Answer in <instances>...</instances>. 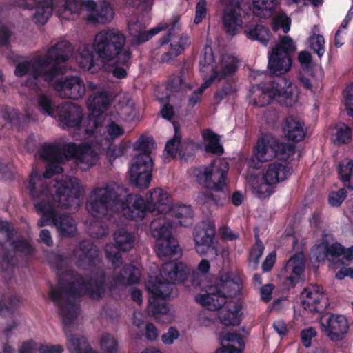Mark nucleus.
<instances>
[{"label": "nucleus", "instance_id": "f257e3e1", "mask_svg": "<svg viewBox=\"0 0 353 353\" xmlns=\"http://www.w3.org/2000/svg\"><path fill=\"white\" fill-rule=\"evenodd\" d=\"M24 186L30 198L34 201V206L41 214L37 222L39 227L53 225L63 236H72L77 231L75 221L70 216L59 214L56 208L70 209L78 205L81 194V186L76 178H68L57 181L54 187L55 194L50 192L48 186L39 174L33 171L28 180L24 181Z\"/></svg>", "mask_w": 353, "mask_h": 353}, {"label": "nucleus", "instance_id": "f03ea898", "mask_svg": "<svg viewBox=\"0 0 353 353\" xmlns=\"http://www.w3.org/2000/svg\"><path fill=\"white\" fill-rule=\"evenodd\" d=\"M124 285L123 278L120 274L108 280L105 272L99 270L86 278L77 274L73 281L68 282L62 288H56L50 284L48 296L58 307L65 328L73 324L80 311L79 305L70 298H81L87 295L92 300L99 301L104 296L106 290L112 292L117 287Z\"/></svg>", "mask_w": 353, "mask_h": 353}, {"label": "nucleus", "instance_id": "7ed1b4c3", "mask_svg": "<svg viewBox=\"0 0 353 353\" xmlns=\"http://www.w3.org/2000/svg\"><path fill=\"white\" fill-rule=\"evenodd\" d=\"M242 281L240 276L228 272L220 275L214 286L209 292L196 296L195 300L210 310H219L221 323L225 326L238 325L241 322L240 312L242 305L239 301L233 299L241 294Z\"/></svg>", "mask_w": 353, "mask_h": 353}, {"label": "nucleus", "instance_id": "20e7f679", "mask_svg": "<svg viewBox=\"0 0 353 353\" xmlns=\"http://www.w3.org/2000/svg\"><path fill=\"white\" fill-rule=\"evenodd\" d=\"M88 212L94 217L104 218L114 212H122L130 220L141 221L145 217V201L134 194L123 195L107 185L95 188L86 203Z\"/></svg>", "mask_w": 353, "mask_h": 353}, {"label": "nucleus", "instance_id": "39448f33", "mask_svg": "<svg viewBox=\"0 0 353 353\" xmlns=\"http://www.w3.org/2000/svg\"><path fill=\"white\" fill-rule=\"evenodd\" d=\"M72 52L70 42L65 40L58 41L48 50L45 57L18 63L14 74L17 77L29 74L34 80L43 78L44 81L50 83L59 75L65 72V68L61 64L68 61Z\"/></svg>", "mask_w": 353, "mask_h": 353}, {"label": "nucleus", "instance_id": "423d86ee", "mask_svg": "<svg viewBox=\"0 0 353 353\" xmlns=\"http://www.w3.org/2000/svg\"><path fill=\"white\" fill-rule=\"evenodd\" d=\"M125 36L118 30L107 28L98 32L93 41L94 52L104 61H114L113 76L123 79L127 71L123 66H128L132 52L128 48H124Z\"/></svg>", "mask_w": 353, "mask_h": 353}, {"label": "nucleus", "instance_id": "0eeeda50", "mask_svg": "<svg viewBox=\"0 0 353 353\" xmlns=\"http://www.w3.org/2000/svg\"><path fill=\"white\" fill-rule=\"evenodd\" d=\"M252 92L253 103L258 107H265L272 100L281 105L291 107L296 101L291 83L285 77L256 85L253 87Z\"/></svg>", "mask_w": 353, "mask_h": 353}, {"label": "nucleus", "instance_id": "6e6552de", "mask_svg": "<svg viewBox=\"0 0 353 353\" xmlns=\"http://www.w3.org/2000/svg\"><path fill=\"white\" fill-rule=\"evenodd\" d=\"M41 159L48 162L59 163L64 156L66 159H76L85 162L88 166H92L98 159V154L93 145L87 142L77 145L70 142L61 148L57 145L45 143L39 150Z\"/></svg>", "mask_w": 353, "mask_h": 353}, {"label": "nucleus", "instance_id": "1a4fd4ad", "mask_svg": "<svg viewBox=\"0 0 353 353\" xmlns=\"http://www.w3.org/2000/svg\"><path fill=\"white\" fill-rule=\"evenodd\" d=\"M64 4L57 11L60 18L72 19V15L81 10L88 12L86 21L91 24H105L110 22L114 16L113 10L109 3L97 4L93 0H63Z\"/></svg>", "mask_w": 353, "mask_h": 353}, {"label": "nucleus", "instance_id": "9d476101", "mask_svg": "<svg viewBox=\"0 0 353 353\" xmlns=\"http://www.w3.org/2000/svg\"><path fill=\"white\" fill-rule=\"evenodd\" d=\"M145 215L149 212L153 216H159L161 223H163L165 216L170 214L177 219H192L193 210L190 205H179L173 207L172 199L161 188H154L150 191L145 201Z\"/></svg>", "mask_w": 353, "mask_h": 353}, {"label": "nucleus", "instance_id": "9b49d317", "mask_svg": "<svg viewBox=\"0 0 353 353\" xmlns=\"http://www.w3.org/2000/svg\"><path fill=\"white\" fill-rule=\"evenodd\" d=\"M189 269L183 263H165L163 264L160 272L162 281L156 276L148 287L154 299H165L171 296L174 285L183 283L188 279Z\"/></svg>", "mask_w": 353, "mask_h": 353}, {"label": "nucleus", "instance_id": "f8f14e48", "mask_svg": "<svg viewBox=\"0 0 353 353\" xmlns=\"http://www.w3.org/2000/svg\"><path fill=\"white\" fill-rule=\"evenodd\" d=\"M229 171V163L224 159L213 161L207 166L196 168L193 174L196 181L204 188L216 192H224Z\"/></svg>", "mask_w": 353, "mask_h": 353}, {"label": "nucleus", "instance_id": "ddd939ff", "mask_svg": "<svg viewBox=\"0 0 353 353\" xmlns=\"http://www.w3.org/2000/svg\"><path fill=\"white\" fill-rule=\"evenodd\" d=\"M296 50V46L290 37H281L279 43L268 54V68L270 74L279 78L288 72L292 67V57Z\"/></svg>", "mask_w": 353, "mask_h": 353}, {"label": "nucleus", "instance_id": "4468645a", "mask_svg": "<svg viewBox=\"0 0 353 353\" xmlns=\"http://www.w3.org/2000/svg\"><path fill=\"white\" fill-rule=\"evenodd\" d=\"M172 225L170 221L161 223V219H156L150 223L152 235L157 241L156 252L161 259L181 255L178 241L172 236Z\"/></svg>", "mask_w": 353, "mask_h": 353}, {"label": "nucleus", "instance_id": "2eb2a0df", "mask_svg": "<svg viewBox=\"0 0 353 353\" xmlns=\"http://www.w3.org/2000/svg\"><path fill=\"white\" fill-rule=\"evenodd\" d=\"M295 145L282 143L272 137L265 136L257 141L254 153L259 161L265 162L277 157L286 159L294 152Z\"/></svg>", "mask_w": 353, "mask_h": 353}, {"label": "nucleus", "instance_id": "dca6fc26", "mask_svg": "<svg viewBox=\"0 0 353 353\" xmlns=\"http://www.w3.org/2000/svg\"><path fill=\"white\" fill-rule=\"evenodd\" d=\"M199 65L201 66V71L205 72V68H209V70L212 72L210 77L214 78L215 80L221 81L228 77L232 76L237 70L238 60L233 56H223L221 60V70L218 71L215 69L214 57L212 50L209 46H205L201 54Z\"/></svg>", "mask_w": 353, "mask_h": 353}, {"label": "nucleus", "instance_id": "f3484780", "mask_svg": "<svg viewBox=\"0 0 353 353\" xmlns=\"http://www.w3.org/2000/svg\"><path fill=\"white\" fill-rule=\"evenodd\" d=\"M215 234V224L212 221H208L202 226L197 225L194 228L193 236L195 249L199 255H206L209 252L213 255H216L217 250L214 245Z\"/></svg>", "mask_w": 353, "mask_h": 353}, {"label": "nucleus", "instance_id": "a211bd4d", "mask_svg": "<svg viewBox=\"0 0 353 353\" xmlns=\"http://www.w3.org/2000/svg\"><path fill=\"white\" fill-rule=\"evenodd\" d=\"M319 323L322 332L332 341L338 342L344 339L349 330V323L345 316L330 314L322 316Z\"/></svg>", "mask_w": 353, "mask_h": 353}, {"label": "nucleus", "instance_id": "6ab92c4d", "mask_svg": "<svg viewBox=\"0 0 353 353\" xmlns=\"http://www.w3.org/2000/svg\"><path fill=\"white\" fill-rule=\"evenodd\" d=\"M83 117V109L76 103L65 102L57 106V114L54 119L63 129L77 128L80 130Z\"/></svg>", "mask_w": 353, "mask_h": 353}, {"label": "nucleus", "instance_id": "aec40b11", "mask_svg": "<svg viewBox=\"0 0 353 353\" xmlns=\"http://www.w3.org/2000/svg\"><path fill=\"white\" fill-rule=\"evenodd\" d=\"M60 97L77 100L85 93V85L78 76H67L50 83Z\"/></svg>", "mask_w": 353, "mask_h": 353}, {"label": "nucleus", "instance_id": "412c9836", "mask_svg": "<svg viewBox=\"0 0 353 353\" xmlns=\"http://www.w3.org/2000/svg\"><path fill=\"white\" fill-rule=\"evenodd\" d=\"M12 247L13 250H6L3 252L1 259V265H6L8 268L14 267L17 265V259L15 254H19L21 256L28 259L31 258L35 252L34 247L31 244L30 240L23 236H19L17 239H12L8 242Z\"/></svg>", "mask_w": 353, "mask_h": 353}, {"label": "nucleus", "instance_id": "4be33fe9", "mask_svg": "<svg viewBox=\"0 0 353 353\" xmlns=\"http://www.w3.org/2000/svg\"><path fill=\"white\" fill-rule=\"evenodd\" d=\"M302 305L305 310L311 312L322 313L330 305L327 294L323 288L314 285L306 288L301 293Z\"/></svg>", "mask_w": 353, "mask_h": 353}, {"label": "nucleus", "instance_id": "5701e85b", "mask_svg": "<svg viewBox=\"0 0 353 353\" xmlns=\"http://www.w3.org/2000/svg\"><path fill=\"white\" fill-rule=\"evenodd\" d=\"M305 262L301 255L296 254L285 263L281 275L284 278L283 285L289 290L294 288L303 279Z\"/></svg>", "mask_w": 353, "mask_h": 353}, {"label": "nucleus", "instance_id": "b1692460", "mask_svg": "<svg viewBox=\"0 0 353 353\" xmlns=\"http://www.w3.org/2000/svg\"><path fill=\"white\" fill-rule=\"evenodd\" d=\"M54 0H21L20 6L23 8L34 10L33 21L44 25L51 17Z\"/></svg>", "mask_w": 353, "mask_h": 353}, {"label": "nucleus", "instance_id": "393cba45", "mask_svg": "<svg viewBox=\"0 0 353 353\" xmlns=\"http://www.w3.org/2000/svg\"><path fill=\"white\" fill-rule=\"evenodd\" d=\"M290 168L286 161L270 163L263 171V180L276 185L290 175Z\"/></svg>", "mask_w": 353, "mask_h": 353}, {"label": "nucleus", "instance_id": "a878e982", "mask_svg": "<svg viewBox=\"0 0 353 353\" xmlns=\"http://www.w3.org/2000/svg\"><path fill=\"white\" fill-rule=\"evenodd\" d=\"M240 11L241 7L225 6L223 9L221 21L224 30L230 35L236 34L238 28L242 25Z\"/></svg>", "mask_w": 353, "mask_h": 353}, {"label": "nucleus", "instance_id": "bb28decb", "mask_svg": "<svg viewBox=\"0 0 353 353\" xmlns=\"http://www.w3.org/2000/svg\"><path fill=\"white\" fill-rule=\"evenodd\" d=\"M153 161L151 156L144 155L143 157L135 156L130 167L128 173L136 174V180L139 179V175L145 176L144 183H150L152 180Z\"/></svg>", "mask_w": 353, "mask_h": 353}, {"label": "nucleus", "instance_id": "cd10ccee", "mask_svg": "<svg viewBox=\"0 0 353 353\" xmlns=\"http://www.w3.org/2000/svg\"><path fill=\"white\" fill-rule=\"evenodd\" d=\"M221 345L215 353H242L245 344L241 334L227 332L221 336Z\"/></svg>", "mask_w": 353, "mask_h": 353}, {"label": "nucleus", "instance_id": "c85d7f7f", "mask_svg": "<svg viewBox=\"0 0 353 353\" xmlns=\"http://www.w3.org/2000/svg\"><path fill=\"white\" fill-rule=\"evenodd\" d=\"M82 253L79 256V265L84 269H90L94 267L99 261V250L96 246L88 241H82L80 245Z\"/></svg>", "mask_w": 353, "mask_h": 353}, {"label": "nucleus", "instance_id": "c756f323", "mask_svg": "<svg viewBox=\"0 0 353 353\" xmlns=\"http://www.w3.org/2000/svg\"><path fill=\"white\" fill-rule=\"evenodd\" d=\"M243 33L248 39L257 41L264 46H267L269 43L270 30L261 23L251 22L245 24Z\"/></svg>", "mask_w": 353, "mask_h": 353}, {"label": "nucleus", "instance_id": "7c9ffc66", "mask_svg": "<svg viewBox=\"0 0 353 353\" xmlns=\"http://www.w3.org/2000/svg\"><path fill=\"white\" fill-rule=\"evenodd\" d=\"M327 236V234H324L321 242L318 245V248H321L323 250V253H319L317 256L319 261L324 260L325 259L330 260V257L336 258L344 254L345 247L339 242L330 244L326 239Z\"/></svg>", "mask_w": 353, "mask_h": 353}, {"label": "nucleus", "instance_id": "2f4dec72", "mask_svg": "<svg viewBox=\"0 0 353 353\" xmlns=\"http://www.w3.org/2000/svg\"><path fill=\"white\" fill-rule=\"evenodd\" d=\"M283 132L286 138L291 141L298 143L305 137L303 125L292 117H288L285 120Z\"/></svg>", "mask_w": 353, "mask_h": 353}, {"label": "nucleus", "instance_id": "473e14b6", "mask_svg": "<svg viewBox=\"0 0 353 353\" xmlns=\"http://www.w3.org/2000/svg\"><path fill=\"white\" fill-rule=\"evenodd\" d=\"M134 234L128 231L126 228H121L114 233V245L117 250L122 252H128L134 247Z\"/></svg>", "mask_w": 353, "mask_h": 353}, {"label": "nucleus", "instance_id": "72a5a7b5", "mask_svg": "<svg viewBox=\"0 0 353 353\" xmlns=\"http://www.w3.org/2000/svg\"><path fill=\"white\" fill-rule=\"evenodd\" d=\"M67 345L70 353H97L89 345L87 339L83 336H68Z\"/></svg>", "mask_w": 353, "mask_h": 353}, {"label": "nucleus", "instance_id": "f704fd0d", "mask_svg": "<svg viewBox=\"0 0 353 353\" xmlns=\"http://www.w3.org/2000/svg\"><path fill=\"white\" fill-rule=\"evenodd\" d=\"M110 96L107 92H101L89 100L88 109L93 112L101 114L110 106Z\"/></svg>", "mask_w": 353, "mask_h": 353}, {"label": "nucleus", "instance_id": "c9c22d12", "mask_svg": "<svg viewBox=\"0 0 353 353\" xmlns=\"http://www.w3.org/2000/svg\"><path fill=\"white\" fill-rule=\"evenodd\" d=\"M226 197L225 192L213 194L208 191H201L198 192L196 200L201 205L222 206L225 203Z\"/></svg>", "mask_w": 353, "mask_h": 353}, {"label": "nucleus", "instance_id": "e433bc0d", "mask_svg": "<svg viewBox=\"0 0 353 353\" xmlns=\"http://www.w3.org/2000/svg\"><path fill=\"white\" fill-rule=\"evenodd\" d=\"M93 46H83L79 48L80 54L79 57V66L84 70L90 71L92 73L95 70V60L93 51Z\"/></svg>", "mask_w": 353, "mask_h": 353}, {"label": "nucleus", "instance_id": "4c0bfd02", "mask_svg": "<svg viewBox=\"0 0 353 353\" xmlns=\"http://www.w3.org/2000/svg\"><path fill=\"white\" fill-rule=\"evenodd\" d=\"M202 135L203 139L208 141L205 147L208 152L219 156L223 154L224 149L220 143V138L218 134H215L212 130L207 129L203 132Z\"/></svg>", "mask_w": 353, "mask_h": 353}, {"label": "nucleus", "instance_id": "58836bf2", "mask_svg": "<svg viewBox=\"0 0 353 353\" xmlns=\"http://www.w3.org/2000/svg\"><path fill=\"white\" fill-rule=\"evenodd\" d=\"M276 0H253L252 12L260 18L269 17L274 9Z\"/></svg>", "mask_w": 353, "mask_h": 353}, {"label": "nucleus", "instance_id": "ea45409f", "mask_svg": "<svg viewBox=\"0 0 353 353\" xmlns=\"http://www.w3.org/2000/svg\"><path fill=\"white\" fill-rule=\"evenodd\" d=\"M103 118L101 114L92 112L81 123L85 134L94 135L97 130L102 125Z\"/></svg>", "mask_w": 353, "mask_h": 353}, {"label": "nucleus", "instance_id": "a19ab883", "mask_svg": "<svg viewBox=\"0 0 353 353\" xmlns=\"http://www.w3.org/2000/svg\"><path fill=\"white\" fill-rule=\"evenodd\" d=\"M264 245L258 235L255 236V243L252 246L249 251L248 261L249 266L256 270L259 263V260L264 251Z\"/></svg>", "mask_w": 353, "mask_h": 353}, {"label": "nucleus", "instance_id": "79ce46f5", "mask_svg": "<svg viewBox=\"0 0 353 353\" xmlns=\"http://www.w3.org/2000/svg\"><path fill=\"white\" fill-rule=\"evenodd\" d=\"M339 176L343 185L349 189L353 190V160H349L339 166Z\"/></svg>", "mask_w": 353, "mask_h": 353}, {"label": "nucleus", "instance_id": "37998d69", "mask_svg": "<svg viewBox=\"0 0 353 353\" xmlns=\"http://www.w3.org/2000/svg\"><path fill=\"white\" fill-rule=\"evenodd\" d=\"M119 274L123 278V283L125 285L137 284L140 281V271L132 264L125 265Z\"/></svg>", "mask_w": 353, "mask_h": 353}, {"label": "nucleus", "instance_id": "c03bdc74", "mask_svg": "<svg viewBox=\"0 0 353 353\" xmlns=\"http://www.w3.org/2000/svg\"><path fill=\"white\" fill-rule=\"evenodd\" d=\"M156 148V143L152 137L141 136L135 143L134 148L142 152L137 157L150 156L152 150Z\"/></svg>", "mask_w": 353, "mask_h": 353}, {"label": "nucleus", "instance_id": "a18cd8bd", "mask_svg": "<svg viewBox=\"0 0 353 353\" xmlns=\"http://www.w3.org/2000/svg\"><path fill=\"white\" fill-rule=\"evenodd\" d=\"M38 106L41 111L46 113L52 117H55L57 114V106H55L51 98L48 95L41 94L39 97Z\"/></svg>", "mask_w": 353, "mask_h": 353}, {"label": "nucleus", "instance_id": "49530a36", "mask_svg": "<svg viewBox=\"0 0 353 353\" xmlns=\"http://www.w3.org/2000/svg\"><path fill=\"white\" fill-rule=\"evenodd\" d=\"M310 47L318 55L319 58H321L325 52V40L324 37L321 34H314L309 37Z\"/></svg>", "mask_w": 353, "mask_h": 353}, {"label": "nucleus", "instance_id": "de8ad7c7", "mask_svg": "<svg viewBox=\"0 0 353 353\" xmlns=\"http://www.w3.org/2000/svg\"><path fill=\"white\" fill-rule=\"evenodd\" d=\"M236 92L235 88L230 81H226L222 88L214 94V100L216 103H220L224 99L232 95Z\"/></svg>", "mask_w": 353, "mask_h": 353}, {"label": "nucleus", "instance_id": "09e8293b", "mask_svg": "<svg viewBox=\"0 0 353 353\" xmlns=\"http://www.w3.org/2000/svg\"><path fill=\"white\" fill-rule=\"evenodd\" d=\"M101 347L105 353H117L118 343L111 334H105L101 339Z\"/></svg>", "mask_w": 353, "mask_h": 353}, {"label": "nucleus", "instance_id": "8fccbe9b", "mask_svg": "<svg viewBox=\"0 0 353 353\" xmlns=\"http://www.w3.org/2000/svg\"><path fill=\"white\" fill-rule=\"evenodd\" d=\"M213 77H209L208 79L204 78V82L201 84V87L197 90H194L189 97V103L192 106H194L201 99V95L206 88L210 87L214 82Z\"/></svg>", "mask_w": 353, "mask_h": 353}, {"label": "nucleus", "instance_id": "3c124183", "mask_svg": "<svg viewBox=\"0 0 353 353\" xmlns=\"http://www.w3.org/2000/svg\"><path fill=\"white\" fill-rule=\"evenodd\" d=\"M136 26H137V23L129 26L130 34L132 37V41L134 44L140 45L151 39L148 31L139 30L134 32Z\"/></svg>", "mask_w": 353, "mask_h": 353}, {"label": "nucleus", "instance_id": "603ef678", "mask_svg": "<svg viewBox=\"0 0 353 353\" xmlns=\"http://www.w3.org/2000/svg\"><path fill=\"white\" fill-rule=\"evenodd\" d=\"M352 139V130L345 123L340 125L336 130V141L339 144L348 143Z\"/></svg>", "mask_w": 353, "mask_h": 353}, {"label": "nucleus", "instance_id": "864d4df0", "mask_svg": "<svg viewBox=\"0 0 353 353\" xmlns=\"http://www.w3.org/2000/svg\"><path fill=\"white\" fill-rule=\"evenodd\" d=\"M291 19L285 14H281L276 16L273 20L272 28L276 31L281 28L284 33H288L290 30Z\"/></svg>", "mask_w": 353, "mask_h": 353}, {"label": "nucleus", "instance_id": "5fc2aeb1", "mask_svg": "<svg viewBox=\"0 0 353 353\" xmlns=\"http://www.w3.org/2000/svg\"><path fill=\"white\" fill-rule=\"evenodd\" d=\"M0 117L10 123L19 119L18 111L8 105H3L0 108Z\"/></svg>", "mask_w": 353, "mask_h": 353}, {"label": "nucleus", "instance_id": "6e6d98bb", "mask_svg": "<svg viewBox=\"0 0 353 353\" xmlns=\"http://www.w3.org/2000/svg\"><path fill=\"white\" fill-rule=\"evenodd\" d=\"M273 185L272 183L263 181V183L254 188L256 196L261 199L268 198L274 192Z\"/></svg>", "mask_w": 353, "mask_h": 353}, {"label": "nucleus", "instance_id": "4d7b16f0", "mask_svg": "<svg viewBox=\"0 0 353 353\" xmlns=\"http://www.w3.org/2000/svg\"><path fill=\"white\" fill-rule=\"evenodd\" d=\"M157 299L154 298L152 301L149 299L148 312L154 316H157L159 314H165L169 312V307L165 303H159L156 301Z\"/></svg>", "mask_w": 353, "mask_h": 353}, {"label": "nucleus", "instance_id": "13d9d810", "mask_svg": "<svg viewBox=\"0 0 353 353\" xmlns=\"http://www.w3.org/2000/svg\"><path fill=\"white\" fill-rule=\"evenodd\" d=\"M188 72V68L185 66H183L180 70L179 74L174 77L170 80L168 83V87L174 91H179L185 84V73Z\"/></svg>", "mask_w": 353, "mask_h": 353}, {"label": "nucleus", "instance_id": "bf43d9fd", "mask_svg": "<svg viewBox=\"0 0 353 353\" xmlns=\"http://www.w3.org/2000/svg\"><path fill=\"white\" fill-rule=\"evenodd\" d=\"M347 196V191L345 188H341L338 191H334L328 195V203L332 207H339Z\"/></svg>", "mask_w": 353, "mask_h": 353}, {"label": "nucleus", "instance_id": "052dcab7", "mask_svg": "<svg viewBox=\"0 0 353 353\" xmlns=\"http://www.w3.org/2000/svg\"><path fill=\"white\" fill-rule=\"evenodd\" d=\"M175 134L174 137L169 140L165 146V150L170 156H174L176 154L179 150V145L181 143V136L177 134V126L174 124Z\"/></svg>", "mask_w": 353, "mask_h": 353}, {"label": "nucleus", "instance_id": "680f3d73", "mask_svg": "<svg viewBox=\"0 0 353 353\" xmlns=\"http://www.w3.org/2000/svg\"><path fill=\"white\" fill-rule=\"evenodd\" d=\"M343 94L347 114L353 117V83L346 87Z\"/></svg>", "mask_w": 353, "mask_h": 353}, {"label": "nucleus", "instance_id": "e2e57ef3", "mask_svg": "<svg viewBox=\"0 0 353 353\" xmlns=\"http://www.w3.org/2000/svg\"><path fill=\"white\" fill-rule=\"evenodd\" d=\"M12 35L13 33L8 27L6 25L0 26V48H10Z\"/></svg>", "mask_w": 353, "mask_h": 353}, {"label": "nucleus", "instance_id": "0e129e2a", "mask_svg": "<svg viewBox=\"0 0 353 353\" xmlns=\"http://www.w3.org/2000/svg\"><path fill=\"white\" fill-rule=\"evenodd\" d=\"M207 14V1L206 0H199L195 8V17L194 23L199 24L205 18Z\"/></svg>", "mask_w": 353, "mask_h": 353}, {"label": "nucleus", "instance_id": "69168bd1", "mask_svg": "<svg viewBox=\"0 0 353 353\" xmlns=\"http://www.w3.org/2000/svg\"><path fill=\"white\" fill-rule=\"evenodd\" d=\"M301 339L303 346L310 347L311 346L312 339L316 336V331L315 328L310 327L303 329L301 332Z\"/></svg>", "mask_w": 353, "mask_h": 353}, {"label": "nucleus", "instance_id": "338daca9", "mask_svg": "<svg viewBox=\"0 0 353 353\" xmlns=\"http://www.w3.org/2000/svg\"><path fill=\"white\" fill-rule=\"evenodd\" d=\"M19 300L14 296L8 298L6 303L0 301V312H6L12 313L16 309Z\"/></svg>", "mask_w": 353, "mask_h": 353}, {"label": "nucleus", "instance_id": "774afa93", "mask_svg": "<svg viewBox=\"0 0 353 353\" xmlns=\"http://www.w3.org/2000/svg\"><path fill=\"white\" fill-rule=\"evenodd\" d=\"M107 132L112 140L121 136L124 133V130L114 121H111L107 126Z\"/></svg>", "mask_w": 353, "mask_h": 353}]
</instances>
